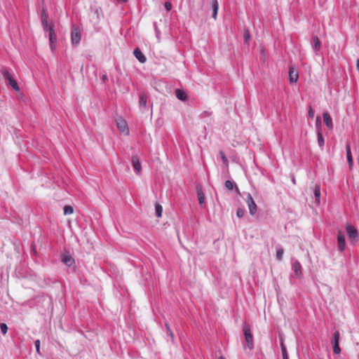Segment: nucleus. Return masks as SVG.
<instances>
[{
	"label": "nucleus",
	"instance_id": "nucleus-38",
	"mask_svg": "<svg viewBox=\"0 0 359 359\" xmlns=\"http://www.w3.org/2000/svg\"><path fill=\"white\" fill-rule=\"evenodd\" d=\"M165 8H166V10H167V11H170V10L171 9V8H172V4H171V3H170V2H169V1H166V2L165 3Z\"/></svg>",
	"mask_w": 359,
	"mask_h": 359
},
{
	"label": "nucleus",
	"instance_id": "nucleus-19",
	"mask_svg": "<svg viewBox=\"0 0 359 359\" xmlns=\"http://www.w3.org/2000/svg\"><path fill=\"white\" fill-rule=\"evenodd\" d=\"M62 262L68 266H71L74 264V260L69 255H65L62 258Z\"/></svg>",
	"mask_w": 359,
	"mask_h": 359
},
{
	"label": "nucleus",
	"instance_id": "nucleus-1",
	"mask_svg": "<svg viewBox=\"0 0 359 359\" xmlns=\"http://www.w3.org/2000/svg\"><path fill=\"white\" fill-rule=\"evenodd\" d=\"M243 331L248 348L250 350H252L254 348V338L251 332L250 325L244 323L243 326Z\"/></svg>",
	"mask_w": 359,
	"mask_h": 359
},
{
	"label": "nucleus",
	"instance_id": "nucleus-43",
	"mask_svg": "<svg viewBox=\"0 0 359 359\" xmlns=\"http://www.w3.org/2000/svg\"><path fill=\"white\" fill-rule=\"evenodd\" d=\"M169 332V334H170V337L172 338V339H173V338H174V334L172 333V331H170V332Z\"/></svg>",
	"mask_w": 359,
	"mask_h": 359
},
{
	"label": "nucleus",
	"instance_id": "nucleus-9",
	"mask_svg": "<svg viewBox=\"0 0 359 359\" xmlns=\"http://www.w3.org/2000/svg\"><path fill=\"white\" fill-rule=\"evenodd\" d=\"M337 241H338L339 250L340 251H344L346 248V243H345V236L343 234L341 231H339L338 232Z\"/></svg>",
	"mask_w": 359,
	"mask_h": 359
},
{
	"label": "nucleus",
	"instance_id": "nucleus-28",
	"mask_svg": "<svg viewBox=\"0 0 359 359\" xmlns=\"http://www.w3.org/2000/svg\"><path fill=\"white\" fill-rule=\"evenodd\" d=\"M219 154H220V156H221V158H222V161H223L224 164H225V165H226V166H228V165H229V161H228V159H227V158L226 157V156H225L224 153L222 151H221L219 152Z\"/></svg>",
	"mask_w": 359,
	"mask_h": 359
},
{
	"label": "nucleus",
	"instance_id": "nucleus-21",
	"mask_svg": "<svg viewBox=\"0 0 359 359\" xmlns=\"http://www.w3.org/2000/svg\"><path fill=\"white\" fill-rule=\"evenodd\" d=\"M314 42V49L315 50H318L320 48V41L318 36H315L313 38Z\"/></svg>",
	"mask_w": 359,
	"mask_h": 359
},
{
	"label": "nucleus",
	"instance_id": "nucleus-35",
	"mask_svg": "<svg viewBox=\"0 0 359 359\" xmlns=\"http://www.w3.org/2000/svg\"><path fill=\"white\" fill-rule=\"evenodd\" d=\"M244 210L241 208H238L237 211H236V215L238 217H243L244 215Z\"/></svg>",
	"mask_w": 359,
	"mask_h": 359
},
{
	"label": "nucleus",
	"instance_id": "nucleus-17",
	"mask_svg": "<svg viewBox=\"0 0 359 359\" xmlns=\"http://www.w3.org/2000/svg\"><path fill=\"white\" fill-rule=\"evenodd\" d=\"M197 196L198 198V202L201 205H203L205 201V195L202 191L201 188L197 189Z\"/></svg>",
	"mask_w": 359,
	"mask_h": 359
},
{
	"label": "nucleus",
	"instance_id": "nucleus-23",
	"mask_svg": "<svg viewBox=\"0 0 359 359\" xmlns=\"http://www.w3.org/2000/svg\"><path fill=\"white\" fill-rule=\"evenodd\" d=\"M235 186L236 185H234L233 182H231V180H226L224 183L225 188L229 191H231L233 189H234Z\"/></svg>",
	"mask_w": 359,
	"mask_h": 359
},
{
	"label": "nucleus",
	"instance_id": "nucleus-5",
	"mask_svg": "<svg viewBox=\"0 0 359 359\" xmlns=\"http://www.w3.org/2000/svg\"><path fill=\"white\" fill-rule=\"evenodd\" d=\"M116 126L121 133H125L126 135L129 134V128L128 127V124L123 118H118L116 120Z\"/></svg>",
	"mask_w": 359,
	"mask_h": 359
},
{
	"label": "nucleus",
	"instance_id": "nucleus-24",
	"mask_svg": "<svg viewBox=\"0 0 359 359\" xmlns=\"http://www.w3.org/2000/svg\"><path fill=\"white\" fill-rule=\"evenodd\" d=\"M314 195H315L316 200L317 203H319L320 198V187L318 186H316V187H315Z\"/></svg>",
	"mask_w": 359,
	"mask_h": 359
},
{
	"label": "nucleus",
	"instance_id": "nucleus-42",
	"mask_svg": "<svg viewBox=\"0 0 359 359\" xmlns=\"http://www.w3.org/2000/svg\"><path fill=\"white\" fill-rule=\"evenodd\" d=\"M102 80L103 82H105L107 80V75H105V74L102 75Z\"/></svg>",
	"mask_w": 359,
	"mask_h": 359
},
{
	"label": "nucleus",
	"instance_id": "nucleus-46",
	"mask_svg": "<svg viewBox=\"0 0 359 359\" xmlns=\"http://www.w3.org/2000/svg\"><path fill=\"white\" fill-rule=\"evenodd\" d=\"M219 359H224L222 356H220Z\"/></svg>",
	"mask_w": 359,
	"mask_h": 359
},
{
	"label": "nucleus",
	"instance_id": "nucleus-40",
	"mask_svg": "<svg viewBox=\"0 0 359 359\" xmlns=\"http://www.w3.org/2000/svg\"><path fill=\"white\" fill-rule=\"evenodd\" d=\"M321 123V119L320 116H317L316 118V124L317 126H320Z\"/></svg>",
	"mask_w": 359,
	"mask_h": 359
},
{
	"label": "nucleus",
	"instance_id": "nucleus-8",
	"mask_svg": "<svg viewBox=\"0 0 359 359\" xmlns=\"http://www.w3.org/2000/svg\"><path fill=\"white\" fill-rule=\"evenodd\" d=\"M132 163L136 173L140 175L142 172V165L137 156H133Z\"/></svg>",
	"mask_w": 359,
	"mask_h": 359
},
{
	"label": "nucleus",
	"instance_id": "nucleus-20",
	"mask_svg": "<svg viewBox=\"0 0 359 359\" xmlns=\"http://www.w3.org/2000/svg\"><path fill=\"white\" fill-rule=\"evenodd\" d=\"M318 142L320 147H323L325 144L323 134L320 130L318 131Z\"/></svg>",
	"mask_w": 359,
	"mask_h": 359
},
{
	"label": "nucleus",
	"instance_id": "nucleus-15",
	"mask_svg": "<svg viewBox=\"0 0 359 359\" xmlns=\"http://www.w3.org/2000/svg\"><path fill=\"white\" fill-rule=\"evenodd\" d=\"M212 18L216 20L217 12L219 9V4L217 0H212Z\"/></svg>",
	"mask_w": 359,
	"mask_h": 359
},
{
	"label": "nucleus",
	"instance_id": "nucleus-44",
	"mask_svg": "<svg viewBox=\"0 0 359 359\" xmlns=\"http://www.w3.org/2000/svg\"><path fill=\"white\" fill-rule=\"evenodd\" d=\"M356 67H357L358 70H359V59H358L356 61Z\"/></svg>",
	"mask_w": 359,
	"mask_h": 359
},
{
	"label": "nucleus",
	"instance_id": "nucleus-32",
	"mask_svg": "<svg viewBox=\"0 0 359 359\" xmlns=\"http://www.w3.org/2000/svg\"><path fill=\"white\" fill-rule=\"evenodd\" d=\"M333 351L335 354H339L341 352V348L339 344H334L333 346Z\"/></svg>",
	"mask_w": 359,
	"mask_h": 359
},
{
	"label": "nucleus",
	"instance_id": "nucleus-3",
	"mask_svg": "<svg viewBox=\"0 0 359 359\" xmlns=\"http://www.w3.org/2000/svg\"><path fill=\"white\" fill-rule=\"evenodd\" d=\"M49 41H50V47L52 51H54L55 46V43L57 41V36L54 30V25L53 23L50 24L49 27Z\"/></svg>",
	"mask_w": 359,
	"mask_h": 359
},
{
	"label": "nucleus",
	"instance_id": "nucleus-39",
	"mask_svg": "<svg viewBox=\"0 0 359 359\" xmlns=\"http://www.w3.org/2000/svg\"><path fill=\"white\" fill-rule=\"evenodd\" d=\"M282 355H283V359H289L287 351H282Z\"/></svg>",
	"mask_w": 359,
	"mask_h": 359
},
{
	"label": "nucleus",
	"instance_id": "nucleus-45",
	"mask_svg": "<svg viewBox=\"0 0 359 359\" xmlns=\"http://www.w3.org/2000/svg\"><path fill=\"white\" fill-rule=\"evenodd\" d=\"M165 326H166L167 331H168V332H170L171 330H170V327L168 326V324H165Z\"/></svg>",
	"mask_w": 359,
	"mask_h": 359
},
{
	"label": "nucleus",
	"instance_id": "nucleus-41",
	"mask_svg": "<svg viewBox=\"0 0 359 359\" xmlns=\"http://www.w3.org/2000/svg\"><path fill=\"white\" fill-rule=\"evenodd\" d=\"M234 189H235V191H236V194L238 195H241V194L239 188L236 185L235 186Z\"/></svg>",
	"mask_w": 359,
	"mask_h": 359
},
{
	"label": "nucleus",
	"instance_id": "nucleus-37",
	"mask_svg": "<svg viewBox=\"0 0 359 359\" xmlns=\"http://www.w3.org/2000/svg\"><path fill=\"white\" fill-rule=\"evenodd\" d=\"M309 116L311 118H313V116H314V111L313 110L312 107H309Z\"/></svg>",
	"mask_w": 359,
	"mask_h": 359
},
{
	"label": "nucleus",
	"instance_id": "nucleus-2",
	"mask_svg": "<svg viewBox=\"0 0 359 359\" xmlns=\"http://www.w3.org/2000/svg\"><path fill=\"white\" fill-rule=\"evenodd\" d=\"M1 73L3 74L4 78L8 81L10 86L15 90H20V87L17 83V81L12 77L11 74L8 72V71L6 69L1 70Z\"/></svg>",
	"mask_w": 359,
	"mask_h": 359
},
{
	"label": "nucleus",
	"instance_id": "nucleus-6",
	"mask_svg": "<svg viewBox=\"0 0 359 359\" xmlns=\"http://www.w3.org/2000/svg\"><path fill=\"white\" fill-rule=\"evenodd\" d=\"M246 203H248L250 215H254L257 210V206L250 194H248L247 196Z\"/></svg>",
	"mask_w": 359,
	"mask_h": 359
},
{
	"label": "nucleus",
	"instance_id": "nucleus-18",
	"mask_svg": "<svg viewBox=\"0 0 359 359\" xmlns=\"http://www.w3.org/2000/svg\"><path fill=\"white\" fill-rule=\"evenodd\" d=\"M147 97L144 94L140 95L139 105L141 108H145L147 107Z\"/></svg>",
	"mask_w": 359,
	"mask_h": 359
},
{
	"label": "nucleus",
	"instance_id": "nucleus-10",
	"mask_svg": "<svg viewBox=\"0 0 359 359\" xmlns=\"http://www.w3.org/2000/svg\"><path fill=\"white\" fill-rule=\"evenodd\" d=\"M323 116L325 124L330 130H332L333 128V123L330 114L327 111H325Z\"/></svg>",
	"mask_w": 359,
	"mask_h": 359
},
{
	"label": "nucleus",
	"instance_id": "nucleus-33",
	"mask_svg": "<svg viewBox=\"0 0 359 359\" xmlns=\"http://www.w3.org/2000/svg\"><path fill=\"white\" fill-rule=\"evenodd\" d=\"M280 344L281 347V351H286L287 349L284 344L283 338L282 337H280Z\"/></svg>",
	"mask_w": 359,
	"mask_h": 359
},
{
	"label": "nucleus",
	"instance_id": "nucleus-30",
	"mask_svg": "<svg viewBox=\"0 0 359 359\" xmlns=\"http://www.w3.org/2000/svg\"><path fill=\"white\" fill-rule=\"evenodd\" d=\"M283 249H279L277 251V253H276V258L278 260H281L282 259V257H283Z\"/></svg>",
	"mask_w": 359,
	"mask_h": 359
},
{
	"label": "nucleus",
	"instance_id": "nucleus-27",
	"mask_svg": "<svg viewBox=\"0 0 359 359\" xmlns=\"http://www.w3.org/2000/svg\"><path fill=\"white\" fill-rule=\"evenodd\" d=\"M43 30L45 32H49V27L48 20H41Z\"/></svg>",
	"mask_w": 359,
	"mask_h": 359
},
{
	"label": "nucleus",
	"instance_id": "nucleus-25",
	"mask_svg": "<svg viewBox=\"0 0 359 359\" xmlns=\"http://www.w3.org/2000/svg\"><path fill=\"white\" fill-rule=\"evenodd\" d=\"M74 212V209L71 205H65L64 207V215H72Z\"/></svg>",
	"mask_w": 359,
	"mask_h": 359
},
{
	"label": "nucleus",
	"instance_id": "nucleus-11",
	"mask_svg": "<svg viewBox=\"0 0 359 359\" xmlns=\"http://www.w3.org/2000/svg\"><path fill=\"white\" fill-rule=\"evenodd\" d=\"M299 79V74L293 67H290L289 70V79L291 83L297 82Z\"/></svg>",
	"mask_w": 359,
	"mask_h": 359
},
{
	"label": "nucleus",
	"instance_id": "nucleus-14",
	"mask_svg": "<svg viewBox=\"0 0 359 359\" xmlns=\"http://www.w3.org/2000/svg\"><path fill=\"white\" fill-rule=\"evenodd\" d=\"M292 269L294 271V273L298 277H302V266L300 263L298 261H295L292 264Z\"/></svg>",
	"mask_w": 359,
	"mask_h": 359
},
{
	"label": "nucleus",
	"instance_id": "nucleus-29",
	"mask_svg": "<svg viewBox=\"0 0 359 359\" xmlns=\"http://www.w3.org/2000/svg\"><path fill=\"white\" fill-rule=\"evenodd\" d=\"M1 331L4 334H6L8 332V326L5 323L0 324Z\"/></svg>",
	"mask_w": 359,
	"mask_h": 359
},
{
	"label": "nucleus",
	"instance_id": "nucleus-34",
	"mask_svg": "<svg viewBox=\"0 0 359 359\" xmlns=\"http://www.w3.org/2000/svg\"><path fill=\"white\" fill-rule=\"evenodd\" d=\"M41 20H48V15L44 8L41 11Z\"/></svg>",
	"mask_w": 359,
	"mask_h": 359
},
{
	"label": "nucleus",
	"instance_id": "nucleus-22",
	"mask_svg": "<svg viewBox=\"0 0 359 359\" xmlns=\"http://www.w3.org/2000/svg\"><path fill=\"white\" fill-rule=\"evenodd\" d=\"M156 215L157 217H161L162 216L163 208L160 204H156Z\"/></svg>",
	"mask_w": 359,
	"mask_h": 359
},
{
	"label": "nucleus",
	"instance_id": "nucleus-31",
	"mask_svg": "<svg viewBox=\"0 0 359 359\" xmlns=\"http://www.w3.org/2000/svg\"><path fill=\"white\" fill-rule=\"evenodd\" d=\"M250 32L248 29L245 30L244 32V39H245V42H248V41L250 40Z\"/></svg>",
	"mask_w": 359,
	"mask_h": 359
},
{
	"label": "nucleus",
	"instance_id": "nucleus-26",
	"mask_svg": "<svg viewBox=\"0 0 359 359\" xmlns=\"http://www.w3.org/2000/svg\"><path fill=\"white\" fill-rule=\"evenodd\" d=\"M339 332H335L333 334V339H332V345L334 344H339Z\"/></svg>",
	"mask_w": 359,
	"mask_h": 359
},
{
	"label": "nucleus",
	"instance_id": "nucleus-12",
	"mask_svg": "<svg viewBox=\"0 0 359 359\" xmlns=\"http://www.w3.org/2000/svg\"><path fill=\"white\" fill-rule=\"evenodd\" d=\"M133 54L135 56V57L142 63H144L146 62L147 58L145 55L142 53L140 49L139 48H136L134 51Z\"/></svg>",
	"mask_w": 359,
	"mask_h": 359
},
{
	"label": "nucleus",
	"instance_id": "nucleus-36",
	"mask_svg": "<svg viewBox=\"0 0 359 359\" xmlns=\"http://www.w3.org/2000/svg\"><path fill=\"white\" fill-rule=\"evenodd\" d=\"M35 346L36 352L40 353V341L39 339L35 341Z\"/></svg>",
	"mask_w": 359,
	"mask_h": 359
},
{
	"label": "nucleus",
	"instance_id": "nucleus-16",
	"mask_svg": "<svg viewBox=\"0 0 359 359\" xmlns=\"http://www.w3.org/2000/svg\"><path fill=\"white\" fill-rule=\"evenodd\" d=\"M175 95L179 100L182 101H185L187 99L186 93L180 89L175 90Z\"/></svg>",
	"mask_w": 359,
	"mask_h": 359
},
{
	"label": "nucleus",
	"instance_id": "nucleus-4",
	"mask_svg": "<svg viewBox=\"0 0 359 359\" xmlns=\"http://www.w3.org/2000/svg\"><path fill=\"white\" fill-rule=\"evenodd\" d=\"M72 43L74 45H78L81 41V32L79 28L73 27L71 33Z\"/></svg>",
	"mask_w": 359,
	"mask_h": 359
},
{
	"label": "nucleus",
	"instance_id": "nucleus-7",
	"mask_svg": "<svg viewBox=\"0 0 359 359\" xmlns=\"http://www.w3.org/2000/svg\"><path fill=\"white\" fill-rule=\"evenodd\" d=\"M346 229L348 233L349 238L352 241L358 240V230L351 224H347L346 226Z\"/></svg>",
	"mask_w": 359,
	"mask_h": 359
},
{
	"label": "nucleus",
	"instance_id": "nucleus-13",
	"mask_svg": "<svg viewBox=\"0 0 359 359\" xmlns=\"http://www.w3.org/2000/svg\"><path fill=\"white\" fill-rule=\"evenodd\" d=\"M346 158H347V161L348 163L349 169L352 170L353 165V157H352V154H351V147L348 144L346 145Z\"/></svg>",
	"mask_w": 359,
	"mask_h": 359
}]
</instances>
